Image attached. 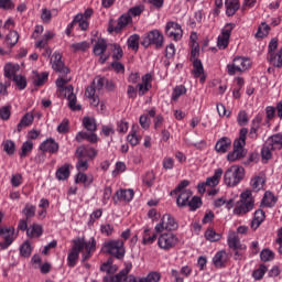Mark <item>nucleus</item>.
<instances>
[{"label": "nucleus", "instance_id": "1", "mask_svg": "<svg viewBox=\"0 0 282 282\" xmlns=\"http://www.w3.org/2000/svg\"><path fill=\"white\" fill-rule=\"evenodd\" d=\"M69 80H72V77H59L56 79L55 85L61 96H64V98L67 99L69 109L72 111H80L83 107L80 105H76L77 98L76 94H74V86H65Z\"/></svg>", "mask_w": 282, "mask_h": 282}, {"label": "nucleus", "instance_id": "2", "mask_svg": "<svg viewBox=\"0 0 282 282\" xmlns=\"http://www.w3.org/2000/svg\"><path fill=\"white\" fill-rule=\"evenodd\" d=\"M105 85H109V79L97 76L93 80V84L86 88L85 96L86 98H89L91 107H98L100 105L99 96L102 94Z\"/></svg>", "mask_w": 282, "mask_h": 282}, {"label": "nucleus", "instance_id": "3", "mask_svg": "<svg viewBox=\"0 0 282 282\" xmlns=\"http://www.w3.org/2000/svg\"><path fill=\"white\" fill-rule=\"evenodd\" d=\"M248 135L247 128L240 129L239 138L234 142V150L227 154L228 162H237V160H242L248 153L246 151V138Z\"/></svg>", "mask_w": 282, "mask_h": 282}, {"label": "nucleus", "instance_id": "4", "mask_svg": "<svg viewBox=\"0 0 282 282\" xmlns=\"http://www.w3.org/2000/svg\"><path fill=\"white\" fill-rule=\"evenodd\" d=\"M178 193L176 198L178 208H186V206H188L189 210L194 212L202 207V198L197 196L193 197V192L191 189H184Z\"/></svg>", "mask_w": 282, "mask_h": 282}, {"label": "nucleus", "instance_id": "5", "mask_svg": "<svg viewBox=\"0 0 282 282\" xmlns=\"http://www.w3.org/2000/svg\"><path fill=\"white\" fill-rule=\"evenodd\" d=\"M254 209V198L252 197V192L247 189L240 194V200L236 204L234 209V215H248Z\"/></svg>", "mask_w": 282, "mask_h": 282}, {"label": "nucleus", "instance_id": "6", "mask_svg": "<svg viewBox=\"0 0 282 282\" xmlns=\"http://www.w3.org/2000/svg\"><path fill=\"white\" fill-rule=\"evenodd\" d=\"M102 251L107 254H111V257H115V259H119V261H122V259H124V254H127L124 241L121 239L108 240L104 243Z\"/></svg>", "mask_w": 282, "mask_h": 282}, {"label": "nucleus", "instance_id": "7", "mask_svg": "<svg viewBox=\"0 0 282 282\" xmlns=\"http://www.w3.org/2000/svg\"><path fill=\"white\" fill-rule=\"evenodd\" d=\"M246 177V170L240 165H231L224 175L226 186H237Z\"/></svg>", "mask_w": 282, "mask_h": 282}, {"label": "nucleus", "instance_id": "8", "mask_svg": "<svg viewBox=\"0 0 282 282\" xmlns=\"http://www.w3.org/2000/svg\"><path fill=\"white\" fill-rule=\"evenodd\" d=\"M252 62L248 57L237 56L231 64L227 65V72L229 76H235L237 72H247L250 69Z\"/></svg>", "mask_w": 282, "mask_h": 282}, {"label": "nucleus", "instance_id": "9", "mask_svg": "<svg viewBox=\"0 0 282 282\" xmlns=\"http://www.w3.org/2000/svg\"><path fill=\"white\" fill-rule=\"evenodd\" d=\"M73 247L68 253L67 257V265L68 268H74L76 267V261H78V257L80 254V252H83V248L85 247L84 242H83V238H76L73 241Z\"/></svg>", "mask_w": 282, "mask_h": 282}, {"label": "nucleus", "instance_id": "10", "mask_svg": "<svg viewBox=\"0 0 282 282\" xmlns=\"http://www.w3.org/2000/svg\"><path fill=\"white\" fill-rule=\"evenodd\" d=\"M180 243V238L173 232L162 234L158 239V246L161 250H171Z\"/></svg>", "mask_w": 282, "mask_h": 282}, {"label": "nucleus", "instance_id": "11", "mask_svg": "<svg viewBox=\"0 0 282 282\" xmlns=\"http://www.w3.org/2000/svg\"><path fill=\"white\" fill-rule=\"evenodd\" d=\"M0 237L3 239V241L0 242V250H8L14 242V239H17L14 227H1Z\"/></svg>", "mask_w": 282, "mask_h": 282}, {"label": "nucleus", "instance_id": "12", "mask_svg": "<svg viewBox=\"0 0 282 282\" xmlns=\"http://www.w3.org/2000/svg\"><path fill=\"white\" fill-rule=\"evenodd\" d=\"M51 65L52 69L59 74V78H65L67 74H69V69L67 66H65V63H63V55L61 53H54L51 57Z\"/></svg>", "mask_w": 282, "mask_h": 282}, {"label": "nucleus", "instance_id": "13", "mask_svg": "<svg viewBox=\"0 0 282 282\" xmlns=\"http://www.w3.org/2000/svg\"><path fill=\"white\" fill-rule=\"evenodd\" d=\"M142 45H144V47H149V45H155L158 48L163 47L164 35L158 30H152L143 39Z\"/></svg>", "mask_w": 282, "mask_h": 282}, {"label": "nucleus", "instance_id": "14", "mask_svg": "<svg viewBox=\"0 0 282 282\" xmlns=\"http://www.w3.org/2000/svg\"><path fill=\"white\" fill-rule=\"evenodd\" d=\"M235 23H227L221 30V34L217 39V47L218 50H226L228 44L230 43V34H232V30H235Z\"/></svg>", "mask_w": 282, "mask_h": 282}, {"label": "nucleus", "instance_id": "15", "mask_svg": "<svg viewBox=\"0 0 282 282\" xmlns=\"http://www.w3.org/2000/svg\"><path fill=\"white\" fill-rule=\"evenodd\" d=\"M132 22H133V19L130 17V14L124 13L118 19V23L116 26L113 25L115 23L113 20L109 21L108 32L109 34H113V32H116V34H120V32L124 30V28H127L129 23H132Z\"/></svg>", "mask_w": 282, "mask_h": 282}, {"label": "nucleus", "instance_id": "16", "mask_svg": "<svg viewBox=\"0 0 282 282\" xmlns=\"http://www.w3.org/2000/svg\"><path fill=\"white\" fill-rule=\"evenodd\" d=\"M184 34V31H182V25L175 22H167L165 26V35H167L169 39H173V41H180Z\"/></svg>", "mask_w": 282, "mask_h": 282}, {"label": "nucleus", "instance_id": "17", "mask_svg": "<svg viewBox=\"0 0 282 282\" xmlns=\"http://www.w3.org/2000/svg\"><path fill=\"white\" fill-rule=\"evenodd\" d=\"M58 142H56V140L52 138L46 139L40 144V151H42L43 153H58Z\"/></svg>", "mask_w": 282, "mask_h": 282}, {"label": "nucleus", "instance_id": "18", "mask_svg": "<svg viewBox=\"0 0 282 282\" xmlns=\"http://www.w3.org/2000/svg\"><path fill=\"white\" fill-rule=\"evenodd\" d=\"M227 243L231 250H246V246L241 245V240H239V236L235 231L229 232Z\"/></svg>", "mask_w": 282, "mask_h": 282}, {"label": "nucleus", "instance_id": "19", "mask_svg": "<svg viewBox=\"0 0 282 282\" xmlns=\"http://www.w3.org/2000/svg\"><path fill=\"white\" fill-rule=\"evenodd\" d=\"M134 195L135 193L133 192V189H119L116 192L113 202L115 204H118V202H131Z\"/></svg>", "mask_w": 282, "mask_h": 282}, {"label": "nucleus", "instance_id": "20", "mask_svg": "<svg viewBox=\"0 0 282 282\" xmlns=\"http://www.w3.org/2000/svg\"><path fill=\"white\" fill-rule=\"evenodd\" d=\"M69 175H72V164L69 163L62 165L55 173V177L59 182H65V180L69 178Z\"/></svg>", "mask_w": 282, "mask_h": 282}, {"label": "nucleus", "instance_id": "21", "mask_svg": "<svg viewBox=\"0 0 282 282\" xmlns=\"http://www.w3.org/2000/svg\"><path fill=\"white\" fill-rule=\"evenodd\" d=\"M77 158L76 169L79 173H85L89 169V162L83 159V148L77 149L75 153Z\"/></svg>", "mask_w": 282, "mask_h": 282}, {"label": "nucleus", "instance_id": "22", "mask_svg": "<svg viewBox=\"0 0 282 282\" xmlns=\"http://www.w3.org/2000/svg\"><path fill=\"white\" fill-rule=\"evenodd\" d=\"M225 7L227 17H235L241 6L239 4V0H226Z\"/></svg>", "mask_w": 282, "mask_h": 282}, {"label": "nucleus", "instance_id": "23", "mask_svg": "<svg viewBox=\"0 0 282 282\" xmlns=\"http://www.w3.org/2000/svg\"><path fill=\"white\" fill-rule=\"evenodd\" d=\"M83 250H85V252L83 254L82 261H87V259L91 257V251L96 250V239L93 238L90 242H86L85 238H83Z\"/></svg>", "mask_w": 282, "mask_h": 282}, {"label": "nucleus", "instance_id": "24", "mask_svg": "<svg viewBox=\"0 0 282 282\" xmlns=\"http://www.w3.org/2000/svg\"><path fill=\"white\" fill-rule=\"evenodd\" d=\"M228 261V253L226 251H219L213 258V263L215 268H224Z\"/></svg>", "mask_w": 282, "mask_h": 282}, {"label": "nucleus", "instance_id": "25", "mask_svg": "<svg viewBox=\"0 0 282 282\" xmlns=\"http://www.w3.org/2000/svg\"><path fill=\"white\" fill-rule=\"evenodd\" d=\"M265 219V213L262 209H258L254 212L253 219L251 221V228L252 230H257L263 224Z\"/></svg>", "mask_w": 282, "mask_h": 282}, {"label": "nucleus", "instance_id": "26", "mask_svg": "<svg viewBox=\"0 0 282 282\" xmlns=\"http://www.w3.org/2000/svg\"><path fill=\"white\" fill-rule=\"evenodd\" d=\"M32 122H34V115H32V112L25 113L17 126L18 133H21V131H23L24 127H30V124H32Z\"/></svg>", "mask_w": 282, "mask_h": 282}, {"label": "nucleus", "instance_id": "27", "mask_svg": "<svg viewBox=\"0 0 282 282\" xmlns=\"http://www.w3.org/2000/svg\"><path fill=\"white\" fill-rule=\"evenodd\" d=\"M230 144H232V141H230L229 138L224 137L217 141L215 149L217 153H226L228 149H230Z\"/></svg>", "mask_w": 282, "mask_h": 282}, {"label": "nucleus", "instance_id": "28", "mask_svg": "<svg viewBox=\"0 0 282 282\" xmlns=\"http://www.w3.org/2000/svg\"><path fill=\"white\" fill-rule=\"evenodd\" d=\"M261 205L265 206L267 208H274L276 205V196H274L272 192H265Z\"/></svg>", "mask_w": 282, "mask_h": 282}, {"label": "nucleus", "instance_id": "29", "mask_svg": "<svg viewBox=\"0 0 282 282\" xmlns=\"http://www.w3.org/2000/svg\"><path fill=\"white\" fill-rule=\"evenodd\" d=\"M269 63L273 65V67L281 68L282 67V47L278 53H271L268 57Z\"/></svg>", "mask_w": 282, "mask_h": 282}, {"label": "nucleus", "instance_id": "30", "mask_svg": "<svg viewBox=\"0 0 282 282\" xmlns=\"http://www.w3.org/2000/svg\"><path fill=\"white\" fill-rule=\"evenodd\" d=\"M21 69V66L19 64H7L4 66V76L6 78H14L17 76V73Z\"/></svg>", "mask_w": 282, "mask_h": 282}, {"label": "nucleus", "instance_id": "31", "mask_svg": "<svg viewBox=\"0 0 282 282\" xmlns=\"http://www.w3.org/2000/svg\"><path fill=\"white\" fill-rule=\"evenodd\" d=\"M224 175V170L223 169H217L212 177H208L205 182L207 186H217L219 184V180Z\"/></svg>", "mask_w": 282, "mask_h": 282}, {"label": "nucleus", "instance_id": "32", "mask_svg": "<svg viewBox=\"0 0 282 282\" xmlns=\"http://www.w3.org/2000/svg\"><path fill=\"white\" fill-rule=\"evenodd\" d=\"M76 23H78V26L84 32L89 29V20H86L85 17H83V13H78L77 15H75V18L72 22V25H74Z\"/></svg>", "mask_w": 282, "mask_h": 282}, {"label": "nucleus", "instance_id": "33", "mask_svg": "<svg viewBox=\"0 0 282 282\" xmlns=\"http://www.w3.org/2000/svg\"><path fill=\"white\" fill-rule=\"evenodd\" d=\"M75 184H85V186H90V184H94V176L88 177L87 174L78 172L75 177Z\"/></svg>", "mask_w": 282, "mask_h": 282}, {"label": "nucleus", "instance_id": "34", "mask_svg": "<svg viewBox=\"0 0 282 282\" xmlns=\"http://www.w3.org/2000/svg\"><path fill=\"white\" fill-rule=\"evenodd\" d=\"M95 56H102L107 52V41L98 40L93 50Z\"/></svg>", "mask_w": 282, "mask_h": 282}, {"label": "nucleus", "instance_id": "35", "mask_svg": "<svg viewBox=\"0 0 282 282\" xmlns=\"http://www.w3.org/2000/svg\"><path fill=\"white\" fill-rule=\"evenodd\" d=\"M163 224H165L166 230H177V223L175 221V218L173 216L165 214L162 217Z\"/></svg>", "mask_w": 282, "mask_h": 282}, {"label": "nucleus", "instance_id": "36", "mask_svg": "<svg viewBox=\"0 0 282 282\" xmlns=\"http://www.w3.org/2000/svg\"><path fill=\"white\" fill-rule=\"evenodd\" d=\"M131 268H133V265L131 263H127L124 269H122L116 275H112V282H122V281H124V276H127V274H129V272H131Z\"/></svg>", "mask_w": 282, "mask_h": 282}, {"label": "nucleus", "instance_id": "37", "mask_svg": "<svg viewBox=\"0 0 282 282\" xmlns=\"http://www.w3.org/2000/svg\"><path fill=\"white\" fill-rule=\"evenodd\" d=\"M77 149H83L82 158H89V160H94L98 156V150L85 145H80Z\"/></svg>", "mask_w": 282, "mask_h": 282}, {"label": "nucleus", "instance_id": "38", "mask_svg": "<svg viewBox=\"0 0 282 282\" xmlns=\"http://www.w3.org/2000/svg\"><path fill=\"white\" fill-rule=\"evenodd\" d=\"M32 149H34V143L32 141H25L19 152L20 158L22 160L28 158V155L32 153Z\"/></svg>", "mask_w": 282, "mask_h": 282}, {"label": "nucleus", "instance_id": "39", "mask_svg": "<svg viewBox=\"0 0 282 282\" xmlns=\"http://www.w3.org/2000/svg\"><path fill=\"white\" fill-rule=\"evenodd\" d=\"M193 67L192 74L194 75V78H199L204 74V64H202L200 59H195L193 62Z\"/></svg>", "mask_w": 282, "mask_h": 282}, {"label": "nucleus", "instance_id": "40", "mask_svg": "<svg viewBox=\"0 0 282 282\" xmlns=\"http://www.w3.org/2000/svg\"><path fill=\"white\" fill-rule=\"evenodd\" d=\"M83 124L87 131H90V133H94L98 129V126H96V119L91 117H85L83 119Z\"/></svg>", "mask_w": 282, "mask_h": 282}, {"label": "nucleus", "instance_id": "41", "mask_svg": "<svg viewBox=\"0 0 282 282\" xmlns=\"http://www.w3.org/2000/svg\"><path fill=\"white\" fill-rule=\"evenodd\" d=\"M272 150L274 147L268 141L261 150L262 160H271L272 159Z\"/></svg>", "mask_w": 282, "mask_h": 282}, {"label": "nucleus", "instance_id": "42", "mask_svg": "<svg viewBox=\"0 0 282 282\" xmlns=\"http://www.w3.org/2000/svg\"><path fill=\"white\" fill-rule=\"evenodd\" d=\"M28 237H41L43 235V227L41 225H33L26 230Z\"/></svg>", "mask_w": 282, "mask_h": 282}, {"label": "nucleus", "instance_id": "43", "mask_svg": "<svg viewBox=\"0 0 282 282\" xmlns=\"http://www.w3.org/2000/svg\"><path fill=\"white\" fill-rule=\"evenodd\" d=\"M270 34V25L268 23L262 22L261 25L258 28V31L256 33L257 39H265Z\"/></svg>", "mask_w": 282, "mask_h": 282}, {"label": "nucleus", "instance_id": "44", "mask_svg": "<svg viewBox=\"0 0 282 282\" xmlns=\"http://www.w3.org/2000/svg\"><path fill=\"white\" fill-rule=\"evenodd\" d=\"M91 47V44L87 41L74 43L70 45V48L74 50V52H87Z\"/></svg>", "mask_w": 282, "mask_h": 282}, {"label": "nucleus", "instance_id": "45", "mask_svg": "<svg viewBox=\"0 0 282 282\" xmlns=\"http://www.w3.org/2000/svg\"><path fill=\"white\" fill-rule=\"evenodd\" d=\"M3 151L7 152V155H14L17 152V144L12 140H7L2 144Z\"/></svg>", "mask_w": 282, "mask_h": 282}, {"label": "nucleus", "instance_id": "46", "mask_svg": "<svg viewBox=\"0 0 282 282\" xmlns=\"http://www.w3.org/2000/svg\"><path fill=\"white\" fill-rule=\"evenodd\" d=\"M269 142L273 149H282V133H276L270 137Z\"/></svg>", "mask_w": 282, "mask_h": 282}, {"label": "nucleus", "instance_id": "47", "mask_svg": "<svg viewBox=\"0 0 282 282\" xmlns=\"http://www.w3.org/2000/svg\"><path fill=\"white\" fill-rule=\"evenodd\" d=\"M151 229H144V235H143V240H142V243L144 246H151V243H154L155 240L158 239V235L153 234L151 236Z\"/></svg>", "mask_w": 282, "mask_h": 282}, {"label": "nucleus", "instance_id": "48", "mask_svg": "<svg viewBox=\"0 0 282 282\" xmlns=\"http://www.w3.org/2000/svg\"><path fill=\"white\" fill-rule=\"evenodd\" d=\"M6 43H7V45H10L11 47H14V45H17V43H19V32L11 31L6 36Z\"/></svg>", "mask_w": 282, "mask_h": 282}, {"label": "nucleus", "instance_id": "49", "mask_svg": "<svg viewBox=\"0 0 282 282\" xmlns=\"http://www.w3.org/2000/svg\"><path fill=\"white\" fill-rule=\"evenodd\" d=\"M128 47L138 52L140 47V35L133 34L128 39Z\"/></svg>", "mask_w": 282, "mask_h": 282}, {"label": "nucleus", "instance_id": "50", "mask_svg": "<svg viewBox=\"0 0 282 282\" xmlns=\"http://www.w3.org/2000/svg\"><path fill=\"white\" fill-rule=\"evenodd\" d=\"M47 78H50V73L44 72L41 75L36 73L33 84L35 85V87H41L42 85H45Z\"/></svg>", "mask_w": 282, "mask_h": 282}, {"label": "nucleus", "instance_id": "51", "mask_svg": "<svg viewBox=\"0 0 282 282\" xmlns=\"http://www.w3.org/2000/svg\"><path fill=\"white\" fill-rule=\"evenodd\" d=\"M265 272H268V267H265V264H261L259 269L253 271L252 276L256 281H261V279L265 276Z\"/></svg>", "mask_w": 282, "mask_h": 282}, {"label": "nucleus", "instance_id": "52", "mask_svg": "<svg viewBox=\"0 0 282 282\" xmlns=\"http://www.w3.org/2000/svg\"><path fill=\"white\" fill-rule=\"evenodd\" d=\"M261 123V119L259 118H254L252 120V126L249 132V138H251L252 140H257V131H259V124Z\"/></svg>", "mask_w": 282, "mask_h": 282}, {"label": "nucleus", "instance_id": "53", "mask_svg": "<svg viewBox=\"0 0 282 282\" xmlns=\"http://www.w3.org/2000/svg\"><path fill=\"white\" fill-rule=\"evenodd\" d=\"M205 238L207 241L212 242L219 241V239H221V234H217L214 229H207L205 231Z\"/></svg>", "mask_w": 282, "mask_h": 282}, {"label": "nucleus", "instance_id": "54", "mask_svg": "<svg viewBox=\"0 0 282 282\" xmlns=\"http://www.w3.org/2000/svg\"><path fill=\"white\" fill-rule=\"evenodd\" d=\"M260 259L261 261L268 262L274 260V252L270 249H263L260 252Z\"/></svg>", "mask_w": 282, "mask_h": 282}, {"label": "nucleus", "instance_id": "55", "mask_svg": "<svg viewBox=\"0 0 282 282\" xmlns=\"http://www.w3.org/2000/svg\"><path fill=\"white\" fill-rule=\"evenodd\" d=\"M164 171H173L175 167V160L171 156H165L162 162Z\"/></svg>", "mask_w": 282, "mask_h": 282}, {"label": "nucleus", "instance_id": "56", "mask_svg": "<svg viewBox=\"0 0 282 282\" xmlns=\"http://www.w3.org/2000/svg\"><path fill=\"white\" fill-rule=\"evenodd\" d=\"M161 279L160 273L151 272L145 278L139 279V282H159Z\"/></svg>", "mask_w": 282, "mask_h": 282}, {"label": "nucleus", "instance_id": "57", "mask_svg": "<svg viewBox=\"0 0 282 282\" xmlns=\"http://www.w3.org/2000/svg\"><path fill=\"white\" fill-rule=\"evenodd\" d=\"M13 82L15 83L17 87L21 90L28 87V80L25 79V77L21 75L14 76Z\"/></svg>", "mask_w": 282, "mask_h": 282}, {"label": "nucleus", "instance_id": "58", "mask_svg": "<svg viewBox=\"0 0 282 282\" xmlns=\"http://www.w3.org/2000/svg\"><path fill=\"white\" fill-rule=\"evenodd\" d=\"M250 184L254 191H261L263 188V177L256 176L251 180Z\"/></svg>", "mask_w": 282, "mask_h": 282}, {"label": "nucleus", "instance_id": "59", "mask_svg": "<svg viewBox=\"0 0 282 282\" xmlns=\"http://www.w3.org/2000/svg\"><path fill=\"white\" fill-rule=\"evenodd\" d=\"M20 254L21 257L28 258L30 254H32V246L30 242L25 241L21 248H20Z\"/></svg>", "mask_w": 282, "mask_h": 282}, {"label": "nucleus", "instance_id": "60", "mask_svg": "<svg viewBox=\"0 0 282 282\" xmlns=\"http://www.w3.org/2000/svg\"><path fill=\"white\" fill-rule=\"evenodd\" d=\"M186 94V87L184 85L176 86L172 94V99L177 100L180 96H184Z\"/></svg>", "mask_w": 282, "mask_h": 282}, {"label": "nucleus", "instance_id": "61", "mask_svg": "<svg viewBox=\"0 0 282 282\" xmlns=\"http://www.w3.org/2000/svg\"><path fill=\"white\" fill-rule=\"evenodd\" d=\"M100 232H101V235H105L106 237H111L113 235L112 225H109V224L101 225Z\"/></svg>", "mask_w": 282, "mask_h": 282}, {"label": "nucleus", "instance_id": "62", "mask_svg": "<svg viewBox=\"0 0 282 282\" xmlns=\"http://www.w3.org/2000/svg\"><path fill=\"white\" fill-rule=\"evenodd\" d=\"M237 120L240 127H246V124H248V113H246V110L238 113Z\"/></svg>", "mask_w": 282, "mask_h": 282}, {"label": "nucleus", "instance_id": "63", "mask_svg": "<svg viewBox=\"0 0 282 282\" xmlns=\"http://www.w3.org/2000/svg\"><path fill=\"white\" fill-rule=\"evenodd\" d=\"M0 10H14V1L0 0Z\"/></svg>", "mask_w": 282, "mask_h": 282}, {"label": "nucleus", "instance_id": "64", "mask_svg": "<svg viewBox=\"0 0 282 282\" xmlns=\"http://www.w3.org/2000/svg\"><path fill=\"white\" fill-rule=\"evenodd\" d=\"M10 106H3L2 108H0V118L1 120H10Z\"/></svg>", "mask_w": 282, "mask_h": 282}]
</instances>
